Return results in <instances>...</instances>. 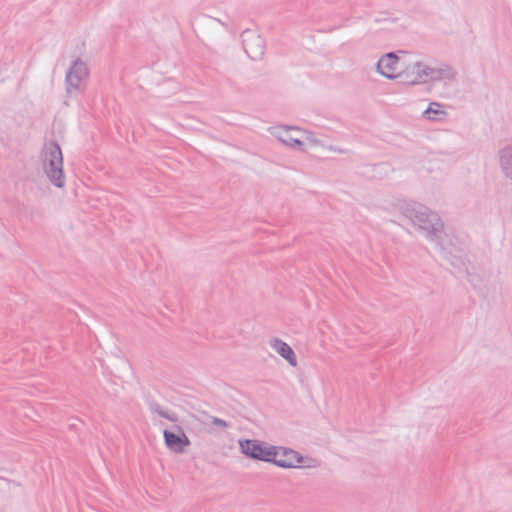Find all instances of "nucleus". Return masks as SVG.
<instances>
[{
  "label": "nucleus",
  "mask_w": 512,
  "mask_h": 512,
  "mask_svg": "<svg viewBox=\"0 0 512 512\" xmlns=\"http://www.w3.org/2000/svg\"><path fill=\"white\" fill-rule=\"evenodd\" d=\"M456 72L448 64H441L439 67H430L418 61L411 65V79L406 84L415 85L426 82L451 81L455 78Z\"/></svg>",
  "instance_id": "7ed1b4c3"
},
{
  "label": "nucleus",
  "mask_w": 512,
  "mask_h": 512,
  "mask_svg": "<svg viewBox=\"0 0 512 512\" xmlns=\"http://www.w3.org/2000/svg\"><path fill=\"white\" fill-rule=\"evenodd\" d=\"M242 44L247 56L253 60H261L265 53V41L251 29H245L242 34Z\"/></svg>",
  "instance_id": "423d86ee"
},
{
  "label": "nucleus",
  "mask_w": 512,
  "mask_h": 512,
  "mask_svg": "<svg viewBox=\"0 0 512 512\" xmlns=\"http://www.w3.org/2000/svg\"><path fill=\"white\" fill-rule=\"evenodd\" d=\"M174 431L164 430V442L167 448L174 453H183L185 448L191 444L189 438L179 425H175Z\"/></svg>",
  "instance_id": "0eeeda50"
},
{
  "label": "nucleus",
  "mask_w": 512,
  "mask_h": 512,
  "mask_svg": "<svg viewBox=\"0 0 512 512\" xmlns=\"http://www.w3.org/2000/svg\"><path fill=\"white\" fill-rule=\"evenodd\" d=\"M238 444L241 453L247 458L269 463L274 461V457H277V450L279 449L276 446L254 439H240Z\"/></svg>",
  "instance_id": "20e7f679"
},
{
  "label": "nucleus",
  "mask_w": 512,
  "mask_h": 512,
  "mask_svg": "<svg viewBox=\"0 0 512 512\" xmlns=\"http://www.w3.org/2000/svg\"><path fill=\"white\" fill-rule=\"evenodd\" d=\"M403 217L408 219L420 231L425 232L426 238L436 243L444 258L454 267L461 268L464 261L460 256H452L451 238L444 230V223L436 212L431 211L426 206L416 203H403L399 207Z\"/></svg>",
  "instance_id": "f257e3e1"
},
{
  "label": "nucleus",
  "mask_w": 512,
  "mask_h": 512,
  "mask_svg": "<svg viewBox=\"0 0 512 512\" xmlns=\"http://www.w3.org/2000/svg\"><path fill=\"white\" fill-rule=\"evenodd\" d=\"M276 448L280 449L277 450V457H274V461H271L274 465L286 469L297 468L299 466L296 464L303 462L304 457L297 451L282 446H276Z\"/></svg>",
  "instance_id": "6e6552de"
},
{
  "label": "nucleus",
  "mask_w": 512,
  "mask_h": 512,
  "mask_svg": "<svg viewBox=\"0 0 512 512\" xmlns=\"http://www.w3.org/2000/svg\"><path fill=\"white\" fill-rule=\"evenodd\" d=\"M44 171L50 182L57 188L65 185L63 154L56 140L46 143L42 150Z\"/></svg>",
  "instance_id": "f03ea898"
},
{
  "label": "nucleus",
  "mask_w": 512,
  "mask_h": 512,
  "mask_svg": "<svg viewBox=\"0 0 512 512\" xmlns=\"http://www.w3.org/2000/svg\"><path fill=\"white\" fill-rule=\"evenodd\" d=\"M269 343L270 347L284 358L290 366H297V356L290 345L279 338H273Z\"/></svg>",
  "instance_id": "1a4fd4ad"
},
{
  "label": "nucleus",
  "mask_w": 512,
  "mask_h": 512,
  "mask_svg": "<svg viewBox=\"0 0 512 512\" xmlns=\"http://www.w3.org/2000/svg\"><path fill=\"white\" fill-rule=\"evenodd\" d=\"M400 58L395 52H388L381 56L376 64L377 72L389 80L400 79L401 82L406 83L407 79H411V66L406 70L395 73L399 64Z\"/></svg>",
  "instance_id": "39448f33"
},
{
  "label": "nucleus",
  "mask_w": 512,
  "mask_h": 512,
  "mask_svg": "<svg viewBox=\"0 0 512 512\" xmlns=\"http://www.w3.org/2000/svg\"><path fill=\"white\" fill-rule=\"evenodd\" d=\"M84 79L80 77H76L75 75H72V73H66L65 76V85H66V93L68 95H72L73 93L80 91V85L81 82Z\"/></svg>",
  "instance_id": "ddd939ff"
},
{
  "label": "nucleus",
  "mask_w": 512,
  "mask_h": 512,
  "mask_svg": "<svg viewBox=\"0 0 512 512\" xmlns=\"http://www.w3.org/2000/svg\"><path fill=\"white\" fill-rule=\"evenodd\" d=\"M498 156L503 175L512 181V144L500 149Z\"/></svg>",
  "instance_id": "9d476101"
},
{
  "label": "nucleus",
  "mask_w": 512,
  "mask_h": 512,
  "mask_svg": "<svg viewBox=\"0 0 512 512\" xmlns=\"http://www.w3.org/2000/svg\"><path fill=\"white\" fill-rule=\"evenodd\" d=\"M440 107H441V105L439 103H436V102L431 103L428 106V108L424 111V116L430 120L438 119L437 118L438 115L445 116L446 112L444 110H440L439 109Z\"/></svg>",
  "instance_id": "2eb2a0df"
},
{
  "label": "nucleus",
  "mask_w": 512,
  "mask_h": 512,
  "mask_svg": "<svg viewBox=\"0 0 512 512\" xmlns=\"http://www.w3.org/2000/svg\"><path fill=\"white\" fill-rule=\"evenodd\" d=\"M150 410L153 413H157L160 417L167 419L171 422H177L178 416L175 413H169L165 411L158 403L150 404Z\"/></svg>",
  "instance_id": "4468645a"
},
{
  "label": "nucleus",
  "mask_w": 512,
  "mask_h": 512,
  "mask_svg": "<svg viewBox=\"0 0 512 512\" xmlns=\"http://www.w3.org/2000/svg\"><path fill=\"white\" fill-rule=\"evenodd\" d=\"M211 423L215 426L221 427L222 429H226L229 427L228 422L218 417H212Z\"/></svg>",
  "instance_id": "dca6fc26"
},
{
  "label": "nucleus",
  "mask_w": 512,
  "mask_h": 512,
  "mask_svg": "<svg viewBox=\"0 0 512 512\" xmlns=\"http://www.w3.org/2000/svg\"><path fill=\"white\" fill-rule=\"evenodd\" d=\"M279 141H281L283 144L302 150V147L304 146L303 142L292 135L291 130L289 128H282L278 132L277 135Z\"/></svg>",
  "instance_id": "9b49d317"
},
{
  "label": "nucleus",
  "mask_w": 512,
  "mask_h": 512,
  "mask_svg": "<svg viewBox=\"0 0 512 512\" xmlns=\"http://www.w3.org/2000/svg\"><path fill=\"white\" fill-rule=\"evenodd\" d=\"M66 73H72V75L85 80L88 77L89 71L87 65L80 58H77Z\"/></svg>",
  "instance_id": "f8f14e48"
}]
</instances>
